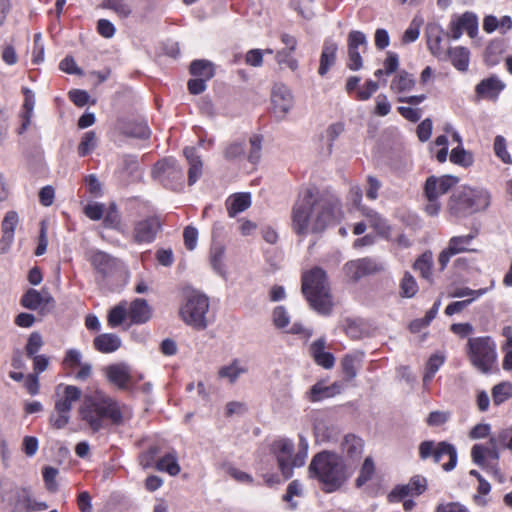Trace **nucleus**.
Segmentation results:
<instances>
[{
	"mask_svg": "<svg viewBox=\"0 0 512 512\" xmlns=\"http://www.w3.org/2000/svg\"><path fill=\"white\" fill-rule=\"evenodd\" d=\"M418 289V284L415 278L409 272H405L400 282L401 295L406 298H411L415 296Z\"/></svg>",
	"mask_w": 512,
	"mask_h": 512,
	"instance_id": "obj_49",
	"label": "nucleus"
},
{
	"mask_svg": "<svg viewBox=\"0 0 512 512\" xmlns=\"http://www.w3.org/2000/svg\"><path fill=\"white\" fill-rule=\"evenodd\" d=\"M478 235V231L475 230L467 235L453 236L449 239L447 247L441 251L438 257L440 270H444L451 257L454 255L464 252H476V249L470 248L472 241Z\"/></svg>",
	"mask_w": 512,
	"mask_h": 512,
	"instance_id": "obj_13",
	"label": "nucleus"
},
{
	"mask_svg": "<svg viewBox=\"0 0 512 512\" xmlns=\"http://www.w3.org/2000/svg\"><path fill=\"white\" fill-rule=\"evenodd\" d=\"M466 353L472 366L481 373H490L497 364L496 343L489 336L469 338Z\"/></svg>",
	"mask_w": 512,
	"mask_h": 512,
	"instance_id": "obj_6",
	"label": "nucleus"
},
{
	"mask_svg": "<svg viewBox=\"0 0 512 512\" xmlns=\"http://www.w3.org/2000/svg\"><path fill=\"white\" fill-rule=\"evenodd\" d=\"M368 42L366 35L358 30H352L347 38V67L352 71H358L363 66L362 53L367 50Z\"/></svg>",
	"mask_w": 512,
	"mask_h": 512,
	"instance_id": "obj_14",
	"label": "nucleus"
},
{
	"mask_svg": "<svg viewBox=\"0 0 512 512\" xmlns=\"http://www.w3.org/2000/svg\"><path fill=\"white\" fill-rule=\"evenodd\" d=\"M128 317V303L121 301L119 304L110 309L107 322L111 328L118 327Z\"/></svg>",
	"mask_w": 512,
	"mask_h": 512,
	"instance_id": "obj_42",
	"label": "nucleus"
},
{
	"mask_svg": "<svg viewBox=\"0 0 512 512\" xmlns=\"http://www.w3.org/2000/svg\"><path fill=\"white\" fill-rule=\"evenodd\" d=\"M494 285H495V281L491 280L490 287L480 288L477 290L471 289L467 286L455 287L449 292V297H451V298L467 297L466 300H471V303H473L475 300L479 299L480 297H482L483 295L488 293L490 290H492L494 288Z\"/></svg>",
	"mask_w": 512,
	"mask_h": 512,
	"instance_id": "obj_37",
	"label": "nucleus"
},
{
	"mask_svg": "<svg viewBox=\"0 0 512 512\" xmlns=\"http://www.w3.org/2000/svg\"><path fill=\"white\" fill-rule=\"evenodd\" d=\"M183 153L189 164L188 182L189 185H193L202 174L203 164L194 147H186Z\"/></svg>",
	"mask_w": 512,
	"mask_h": 512,
	"instance_id": "obj_33",
	"label": "nucleus"
},
{
	"mask_svg": "<svg viewBox=\"0 0 512 512\" xmlns=\"http://www.w3.org/2000/svg\"><path fill=\"white\" fill-rule=\"evenodd\" d=\"M121 339L113 333H103L93 340L94 348L101 353H112L121 347Z\"/></svg>",
	"mask_w": 512,
	"mask_h": 512,
	"instance_id": "obj_34",
	"label": "nucleus"
},
{
	"mask_svg": "<svg viewBox=\"0 0 512 512\" xmlns=\"http://www.w3.org/2000/svg\"><path fill=\"white\" fill-rule=\"evenodd\" d=\"M494 152L496 156L505 164H511L512 158L507 150V143L503 136L498 135L494 139Z\"/></svg>",
	"mask_w": 512,
	"mask_h": 512,
	"instance_id": "obj_54",
	"label": "nucleus"
},
{
	"mask_svg": "<svg viewBox=\"0 0 512 512\" xmlns=\"http://www.w3.org/2000/svg\"><path fill=\"white\" fill-rule=\"evenodd\" d=\"M343 270L350 280L357 282L362 277L381 270V266L370 258H361L347 262Z\"/></svg>",
	"mask_w": 512,
	"mask_h": 512,
	"instance_id": "obj_19",
	"label": "nucleus"
},
{
	"mask_svg": "<svg viewBox=\"0 0 512 512\" xmlns=\"http://www.w3.org/2000/svg\"><path fill=\"white\" fill-rule=\"evenodd\" d=\"M326 341L319 338L310 345V354L315 363L324 369H331L335 364V357L332 353L325 351Z\"/></svg>",
	"mask_w": 512,
	"mask_h": 512,
	"instance_id": "obj_26",
	"label": "nucleus"
},
{
	"mask_svg": "<svg viewBox=\"0 0 512 512\" xmlns=\"http://www.w3.org/2000/svg\"><path fill=\"white\" fill-rule=\"evenodd\" d=\"M457 183L458 178L452 175H444L441 177L430 176L427 178L424 186L425 197L427 200L438 199Z\"/></svg>",
	"mask_w": 512,
	"mask_h": 512,
	"instance_id": "obj_17",
	"label": "nucleus"
},
{
	"mask_svg": "<svg viewBox=\"0 0 512 512\" xmlns=\"http://www.w3.org/2000/svg\"><path fill=\"white\" fill-rule=\"evenodd\" d=\"M81 420L94 432L106 427V420L119 425L123 422L125 411L120 404L109 396L97 393L94 397H85L79 409Z\"/></svg>",
	"mask_w": 512,
	"mask_h": 512,
	"instance_id": "obj_3",
	"label": "nucleus"
},
{
	"mask_svg": "<svg viewBox=\"0 0 512 512\" xmlns=\"http://www.w3.org/2000/svg\"><path fill=\"white\" fill-rule=\"evenodd\" d=\"M121 130L125 135L134 138L146 139L150 136V129L144 120L128 121Z\"/></svg>",
	"mask_w": 512,
	"mask_h": 512,
	"instance_id": "obj_39",
	"label": "nucleus"
},
{
	"mask_svg": "<svg viewBox=\"0 0 512 512\" xmlns=\"http://www.w3.org/2000/svg\"><path fill=\"white\" fill-rule=\"evenodd\" d=\"M224 248L220 245L213 246L210 251V263L212 268L221 276L225 275Z\"/></svg>",
	"mask_w": 512,
	"mask_h": 512,
	"instance_id": "obj_47",
	"label": "nucleus"
},
{
	"mask_svg": "<svg viewBox=\"0 0 512 512\" xmlns=\"http://www.w3.org/2000/svg\"><path fill=\"white\" fill-rule=\"evenodd\" d=\"M271 102L274 114L283 118L293 106L290 89L284 84H275L271 93Z\"/></svg>",
	"mask_w": 512,
	"mask_h": 512,
	"instance_id": "obj_20",
	"label": "nucleus"
},
{
	"mask_svg": "<svg viewBox=\"0 0 512 512\" xmlns=\"http://www.w3.org/2000/svg\"><path fill=\"white\" fill-rule=\"evenodd\" d=\"M375 473L374 461L371 457H366L360 469L359 476L356 479V486L361 487L373 477Z\"/></svg>",
	"mask_w": 512,
	"mask_h": 512,
	"instance_id": "obj_48",
	"label": "nucleus"
},
{
	"mask_svg": "<svg viewBox=\"0 0 512 512\" xmlns=\"http://www.w3.org/2000/svg\"><path fill=\"white\" fill-rule=\"evenodd\" d=\"M107 380L119 389H127L132 384L133 376L126 363H115L104 370Z\"/></svg>",
	"mask_w": 512,
	"mask_h": 512,
	"instance_id": "obj_21",
	"label": "nucleus"
},
{
	"mask_svg": "<svg viewBox=\"0 0 512 512\" xmlns=\"http://www.w3.org/2000/svg\"><path fill=\"white\" fill-rule=\"evenodd\" d=\"M190 73L196 77L211 79L214 76V67L210 61L194 60L190 65Z\"/></svg>",
	"mask_w": 512,
	"mask_h": 512,
	"instance_id": "obj_43",
	"label": "nucleus"
},
{
	"mask_svg": "<svg viewBox=\"0 0 512 512\" xmlns=\"http://www.w3.org/2000/svg\"><path fill=\"white\" fill-rule=\"evenodd\" d=\"M512 396V385L508 382H502L495 385L492 389V399L495 405H500Z\"/></svg>",
	"mask_w": 512,
	"mask_h": 512,
	"instance_id": "obj_46",
	"label": "nucleus"
},
{
	"mask_svg": "<svg viewBox=\"0 0 512 512\" xmlns=\"http://www.w3.org/2000/svg\"><path fill=\"white\" fill-rule=\"evenodd\" d=\"M416 84L412 74L405 70L398 72L392 79L390 90L394 93L401 94L411 91Z\"/></svg>",
	"mask_w": 512,
	"mask_h": 512,
	"instance_id": "obj_36",
	"label": "nucleus"
},
{
	"mask_svg": "<svg viewBox=\"0 0 512 512\" xmlns=\"http://www.w3.org/2000/svg\"><path fill=\"white\" fill-rule=\"evenodd\" d=\"M18 222L19 217L15 211L7 212L2 221V232L14 235Z\"/></svg>",
	"mask_w": 512,
	"mask_h": 512,
	"instance_id": "obj_62",
	"label": "nucleus"
},
{
	"mask_svg": "<svg viewBox=\"0 0 512 512\" xmlns=\"http://www.w3.org/2000/svg\"><path fill=\"white\" fill-rule=\"evenodd\" d=\"M249 144L248 159L252 164H256L261 158L262 138L258 135H254L250 138Z\"/></svg>",
	"mask_w": 512,
	"mask_h": 512,
	"instance_id": "obj_55",
	"label": "nucleus"
},
{
	"mask_svg": "<svg viewBox=\"0 0 512 512\" xmlns=\"http://www.w3.org/2000/svg\"><path fill=\"white\" fill-rule=\"evenodd\" d=\"M152 176L163 186L177 189L182 185L184 173L175 159L165 158L154 165Z\"/></svg>",
	"mask_w": 512,
	"mask_h": 512,
	"instance_id": "obj_10",
	"label": "nucleus"
},
{
	"mask_svg": "<svg viewBox=\"0 0 512 512\" xmlns=\"http://www.w3.org/2000/svg\"><path fill=\"white\" fill-rule=\"evenodd\" d=\"M82 354L78 349H68L63 359L62 365L65 369H74L82 362Z\"/></svg>",
	"mask_w": 512,
	"mask_h": 512,
	"instance_id": "obj_57",
	"label": "nucleus"
},
{
	"mask_svg": "<svg viewBox=\"0 0 512 512\" xmlns=\"http://www.w3.org/2000/svg\"><path fill=\"white\" fill-rule=\"evenodd\" d=\"M379 89V84L373 80H368L357 91L356 98L360 101H366Z\"/></svg>",
	"mask_w": 512,
	"mask_h": 512,
	"instance_id": "obj_58",
	"label": "nucleus"
},
{
	"mask_svg": "<svg viewBox=\"0 0 512 512\" xmlns=\"http://www.w3.org/2000/svg\"><path fill=\"white\" fill-rule=\"evenodd\" d=\"M272 321L276 328L278 329H286L290 324V315L287 309L280 305L276 306L272 312Z\"/></svg>",
	"mask_w": 512,
	"mask_h": 512,
	"instance_id": "obj_51",
	"label": "nucleus"
},
{
	"mask_svg": "<svg viewBox=\"0 0 512 512\" xmlns=\"http://www.w3.org/2000/svg\"><path fill=\"white\" fill-rule=\"evenodd\" d=\"M271 451L274 454L279 470L285 479H289L293 475L294 465V444L290 439L281 438L275 440L271 445Z\"/></svg>",
	"mask_w": 512,
	"mask_h": 512,
	"instance_id": "obj_12",
	"label": "nucleus"
},
{
	"mask_svg": "<svg viewBox=\"0 0 512 512\" xmlns=\"http://www.w3.org/2000/svg\"><path fill=\"white\" fill-rule=\"evenodd\" d=\"M152 317V308L145 299L135 298L128 304V318L132 324H144Z\"/></svg>",
	"mask_w": 512,
	"mask_h": 512,
	"instance_id": "obj_24",
	"label": "nucleus"
},
{
	"mask_svg": "<svg viewBox=\"0 0 512 512\" xmlns=\"http://www.w3.org/2000/svg\"><path fill=\"white\" fill-rule=\"evenodd\" d=\"M289 50L283 49L276 52L275 59L278 64H285L292 71H295L298 68V61L291 56Z\"/></svg>",
	"mask_w": 512,
	"mask_h": 512,
	"instance_id": "obj_59",
	"label": "nucleus"
},
{
	"mask_svg": "<svg viewBox=\"0 0 512 512\" xmlns=\"http://www.w3.org/2000/svg\"><path fill=\"white\" fill-rule=\"evenodd\" d=\"M478 17L471 11H466L461 15H454L449 23L450 37L458 40L464 31L469 37L473 38L478 33Z\"/></svg>",
	"mask_w": 512,
	"mask_h": 512,
	"instance_id": "obj_15",
	"label": "nucleus"
},
{
	"mask_svg": "<svg viewBox=\"0 0 512 512\" xmlns=\"http://www.w3.org/2000/svg\"><path fill=\"white\" fill-rule=\"evenodd\" d=\"M247 372V367L238 359L232 361L229 365L223 366L218 374L220 378H226L234 383L242 374Z\"/></svg>",
	"mask_w": 512,
	"mask_h": 512,
	"instance_id": "obj_40",
	"label": "nucleus"
},
{
	"mask_svg": "<svg viewBox=\"0 0 512 512\" xmlns=\"http://www.w3.org/2000/svg\"><path fill=\"white\" fill-rule=\"evenodd\" d=\"M208 310V298L204 294L192 291L187 294L185 302L180 308V316L187 325L203 330L207 327L206 314Z\"/></svg>",
	"mask_w": 512,
	"mask_h": 512,
	"instance_id": "obj_7",
	"label": "nucleus"
},
{
	"mask_svg": "<svg viewBox=\"0 0 512 512\" xmlns=\"http://www.w3.org/2000/svg\"><path fill=\"white\" fill-rule=\"evenodd\" d=\"M251 206L250 193H235L226 201V207L229 217L233 218Z\"/></svg>",
	"mask_w": 512,
	"mask_h": 512,
	"instance_id": "obj_35",
	"label": "nucleus"
},
{
	"mask_svg": "<svg viewBox=\"0 0 512 512\" xmlns=\"http://www.w3.org/2000/svg\"><path fill=\"white\" fill-rule=\"evenodd\" d=\"M302 292L311 308L322 315H329L333 308L330 287L326 273L319 267L303 273Z\"/></svg>",
	"mask_w": 512,
	"mask_h": 512,
	"instance_id": "obj_4",
	"label": "nucleus"
},
{
	"mask_svg": "<svg viewBox=\"0 0 512 512\" xmlns=\"http://www.w3.org/2000/svg\"><path fill=\"white\" fill-rule=\"evenodd\" d=\"M161 230V221L157 216H148L135 222L133 227V241L137 244L152 243Z\"/></svg>",
	"mask_w": 512,
	"mask_h": 512,
	"instance_id": "obj_16",
	"label": "nucleus"
},
{
	"mask_svg": "<svg viewBox=\"0 0 512 512\" xmlns=\"http://www.w3.org/2000/svg\"><path fill=\"white\" fill-rule=\"evenodd\" d=\"M364 442L361 438L348 434L344 437L341 443L342 454L345 457L348 468H351L352 463H356L362 456Z\"/></svg>",
	"mask_w": 512,
	"mask_h": 512,
	"instance_id": "obj_23",
	"label": "nucleus"
},
{
	"mask_svg": "<svg viewBox=\"0 0 512 512\" xmlns=\"http://www.w3.org/2000/svg\"><path fill=\"white\" fill-rule=\"evenodd\" d=\"M432 267L433 254L431 251L424 252L416 259L413 265L414 270L418 271L420 275L428 281H432Z\"/></svg>",
	"mask_w": 512,
	"mask_h": 512,
	"instance_id": "obj_41",
	"label": "nucleus"
},
{
	"mask_svg": "<svg viewBox=\"0 0 512 512\" xmlns=\"http://www.w3.org/2000/svg\"><path fill=\"white\" fill-rule=\"evenodd\" d=\"M104 225L108 228L120 230L121 217L115 203H111L106 213H104Z\"/></svg>",
	"mask_w": 512,
	"mask_h": 512,
	"instance_id": "obj_53",
	"label": "nucleus"
},
{
	"mask_svg": "<svg viewBox=\"0 0 512 512\" xmlns=\"http://www.w3.org/2000/svg\"><path fill=\"white\" fill-rule=\"evenodd\" d=\"M339 212L337 201L318 199L311 189H306L292 206V230L299 236L322 232L335 222Z\"/></svg>",
	"mask_w": 512,
	"mask_h": 512,
	"instance_id": "obj_1",
	"label": "nucleus"
},
{
	"mask_svg": "<svg viewBox=\"0 0 512 512\" xmlns=\"http://www.w3.org/2000/svg\"><path fill=\"white\" fill-rule=\"evenodd\" d=\"M156 469L161 472H166L171 476H176L180 473L181 468L178 463V455L175 450H172L162 456L156 462Z\"/></svg>",
	"mask_w": 512,
	"mask_h": 512,
	"instance_id": "obj_38",
	"label": "nucleus"
},
{
	"mask_svg": "<svg viewBox=\"0 0 512 512\" xmlns=\"http://www.w3.org/2000/svg\"><path fill=\"white\" fill-rule=\"evenodd\" d=\"M447 60L449 59L454 68L458 71L465 72L468 70L470 62V51L463 46H455L447 51Z\"/></svg>",
	"mask_w": 512,
	"mask_h": 512,
	"instance_id": "obj_31",
	"label": "nucleus"
},
{
	"mask_svg": "<svg viewBox=\"0 0 512 512\" xmlns=\"http://www.w3.org/2000/svg\"><path fill=\"white\" fill-rule=\"evenodd\" d=\"M427 47L430 53L440 61L447 60L446 49L443 47L444 30L438 23H429L425 29Z\"/></svg>",
	"mask_w": 512,
	"mask_h": 512,
	"instance_id": "obj_18",
	"label": "nucleus"
},
{
	"mask_svg": "<svg viewBox=\"0 0 512 512\" xmlns=\"http://www.w3.org/2000/svg\"><path fill=\"white\" fill-rule=\"evenodd\" d=\"M81 397V390L73 385H67L64 387L62 396L56 400L55 411L56 412H67L70 413L73 404L78 401Z\"/></svg>",
	"mask_w": 512,
	"mask_h": 512,
	"instance_id": "obj_29",
	"label": "nucleus"
},
{
	"mask_svg": "<svg viewBox=\"0 0 512 512\" xmlns=\"http://www.w3.org/2000/svg\"><path fill=\"white\" fill-rule=\"evenodd\" d=\"M86 259L103 280L113 277L122 269V263L117 258L101 250L87 251Z\"/></svg>",
	"mask_w": 512,
	"mask_h": 512,
	"instance_id": "obj_11",
	"label": "nucleus"
},
{
	"mask_svg": "<svg viewBox=\"0 0 512 512\" xmlns=\"http://www.w3.org/2000/svg\"><path fill=\"white\" fill-rule=\"evenodd\" d=\"M53 303V297L45 289L41 291L29 289L21 298L22 306L30 310H44Z\"/></svg>",
	"mask_w": 512,
	"mask_h": 512,
	"instance_id": "obj_22",
	"label": "nucleus"
},
{
	"mask_svg": "<svg viewBox=\"0 0 512 512\" xmlns=\"http://www.w3.org/2000/svg\"><path fill=\"white\" fill-rule=\"evenodd\" d=\"M420 26L421 21L417 19H413L408 26V28L405 30L402 36V43L403 44H409L412 42H415L420 35Z\"/></svg>",
	"mask_w": 512,
	"mask_h": 512,
	"instance_id": "obj_56",
	"label": "nucleus"
},
{
	"mask_svg": "<svg viewBox=\"0 0 512 512\" xmlns=\"http://www.w3.org/2000/svg\"><path fill=\"white\" fill-rule=\"evenodd\" d=\"M342 390L343 384L340 382H334L331 385H325L323 382H317L311 387L308 393V398L312 402H319L340 394Z\"/></svg>",
	"mask_w": 512,
	"mask_h": 512,
	"instance_id": "obj_27",
	"label": "nucleus"
},
{
	"mask_svg": "<svg viewBox=\"0 0 512 512\" xmlns=\"http://www.w3.org/2000/svg\"><path fill=\"white\" fill-rule=\"evenodd\" d=\"M445 357L441 354H433L426 363V372L423 377L424 384H428L440 367L444 364Z\"/></svg>",
	"mask_w": 512,
	"mask_h": 512,
	"instance_id": "obj_45",
	"label": "nucleus"
},
{
	"mask_svg": "<svg viewBox=\"0 0 512 512\" xmlns=\"http://www.w3.org/2000/svg\"><path fill=\"white\" fill-rule=\"evenodd\" d=\"M103 7L112 10L120 18H127L132 13V8L126 0H104Z\"/></svg>",
	"mask_w": 512,
	"mask_h": 512,
	"instance_id": "obj_44",
	"label": "nucleus"
},
{
	"mask_svg": "<svg viewBox=\"0 0 512 512\" xmlns=\"http://www.w3.org/2000/svg\"><path fill=\"white\" fill-rule=\"evenodd\" d=\"M85 215L94 221L100 220L105 213V206L101 203H90L84 208Z\"/></svg>",
	"mask_w": 512,
	"mask_h": 512,
	"instance_id": "obj_63",
	"label": "nucleus"
},
{
	"mask_svg": "<svg viewBox=\"0 0 512 512\" xmlns=\"http://www.w3.org/2000/svg\"><path fill=\"white\" fill-rule=\"evenodd\" d=\"M43 345L42 336L38 332H33L28 338L26 353L28 357H33Z\"/></svg>",
	"mask_w": 512,
	"mask_h": 512,
	"instance_id": "obj_61",
	"label": "nucleus"
},
{
	"mask_svg": "<svg viewBox=\"0 0 512 512\" xmlns=\"http://www.w3.org/2000/svg\"><path fill=\"white\" fill-rule=\"evenodd\" d=\"M360 210L368 224L376 230L379 235L386 238L389 236L391 228L387 221L378 212L367 207H360Z\"/></svg>",
	"mask_w": 512,
	"mask_h": 512,
	"instance_id": "obj_32",
	"label": "nucleus"
},
{
	"mask_svg": "<svg viewBox=\"0 0 512 512\" xmlns=\"http://www.w3.org/2000/svg\"><path fill=\"white\" fill-rule=\"evenodd\" d=\"M352 469L348 468L341 456L334 452L322 451L317 453L309 465V475L323 484L326 492L338 490L351 476Z\"/></svg>",
	"mask_w": 512,
	"mask_h": 512,
	"instance_id": "obj_2",
	"label": "nucleus"
},
{
	"mask_svg": "<svg viewBox=\"0 0 512 512\" xmlns=\"http://www.w3.org/2000/svg\"><path fill=\"white\" fill-rule=\"evenodd\" d=\"M450 161L454 164L468 167L473 163V157L463 146H457L450 153Z\"/></svg>",
	"mask_w": 512,
	"mask_h": 512,
	"instance_id": "obj_50",
	"label": "nucleus"
},
{
	"mask_svg": "<svg viewBox=\"0 0 512 512\" xmlns=\"http://www.w3.org/2000/svg\"><path fill=\"white\" fill-rule=\"evenodd\" d=\"M343 373L348 380H352L357 375L356 360L353 356L346 355L341 362Z\"/></svg>",
	"mask_w": 512,
	"mask_h": 512,
	"instance_id": "obj_64",
	"label": "nucleus"
},
{
	"mask_svg": "<svg viewBox=\"0 0 512 512\" xmlns=\"http://www.w3.org/2000/svg\"><path fill=\"white\" fill-rule=\"evenodd\" d=\"M497 443V437H492L487 444H475L471 448V458L476 465L485 469L498 482L502 483L504 482V476L498 467L500 455Z\"/></svg>",
	"mask_w": 512,
	"mask_h": 512,
	"instance_id": "obj_8",
	"label": "nucleus"
},
{
	"mask_svg": "<svg viewBox=\"0 0 512 512\" xmlns=\"http://www.w3.org/2000/svg\"><path fill=\"white\" fill-rule=\"evenodd\" d=\"M48 508V504L32 498L29 490L23 488L17 496L14 512H41Z\"/></svg>",
	"mask_w": 512,
	"mask_h": 512,
	"instance_id": "obj_28",
	"label": "nucleus"
},
{
	"mask_svg": "<svg viewBox=\"0 0 512 512\" xmlns=\"http://www.w3.org/2000/svg\"><path fill=\"white\" fill-rule=\"evenodd\" d=\"M301 494V484L298 481H292L289 483L286 493L283 496V500L289 503V506L292 510L297 508V503L293 501L294 496H299Z\"/></svg>",
	"mask_w": 512,
	"mask_h": 512,
	"instance_id": "obj_60",
	"label": "nucleus"
},
{
	"mask_svg": "<svg viewBox=\"0 0 512 512\" xmlns=\"http://www.w3.org/2000/svg\"><path fill=\"white\" fill-rule=\"evenodd\" d=\"M96 143L97 138L94 131L84 133L78 146V154L82 157L90 154L95 149Z\"/></svg>",
	"mask_w": 512,
	"mask_h": 512,
	"instance_id": "obj_52",
	"label": "nucleus"
},
{
	"mask_svg": "<svg viewBox=\"0 0 512 512\" xmlns=\"http://www.w3.org/2000/svg\"><path fill=\"white\" fill-rule=\"evenodd\" d=\"M491 202V195L485 188L462 186L450 197L448 208L455 217H468L485 211Z\"/></svg>",
	"mask_w": 512,
	"mask_h": 512,
	"instance_id": "obj_5",
	"label": "nucleus"
},
{
	"mask_svg": "<svg viewBox=\"0 0 512 512\" xmlns=\"http://www.w3.org/2000/svg\"><path fill=\"white\" fill-rule=\"evenodd\" d=\"M419 456L422 460H426L431 457L433 458L434 463H441V461L447 457L448 461L442 464V468L446 472L452 471L456 467L458 461L455 446L446 441L438 443L430 440L423 441L419 445Z\"/></svg>",
	"mask_w": 512,
	"mask_h": 512,
	"instance_id": "obj_9",
	"label": "nucleus"
},
{
	"mask_svg": "<svg viewBox=\"0 0 512 512\" xmlns=\"http://www.w3.org/2000/svg\"><path fill=\"white\" fill-rule=\"evenodd\" d=\"M337 51L338 45L336 42L331 39L325 40L318 69V73L321 76L326 75L329 69L335 64Z\"/></svg>",
	"mask_w": 512,
	"mask_h": 512,
	"instance_id": "obj_30",
	"label": "nucleus"
},
{
	"mask_svg": "<svg viewBox=\"0 0 512 512\" xmlns=\"http://www.w3.org/2000/svg\"><path fill=\"white\" fill-rule=\"evenodd\" d=\"M504 88L505 84L498 77L491 76L479 82L475 92L480 98L496 100Z\"/></svg>",
	"mask_w": 512,
	"mask_h": 512,
	"instance_id": "obj_25",
	"label": "nucleus"
}]
</instances>
